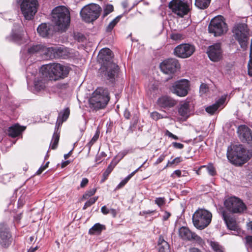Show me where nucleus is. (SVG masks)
I'll list each match as a JSON object with an SVG mask.
<instances>
[{
	"label": "nucleus",
	"mask_w": 252,
	"mask_h": 252,
	"mask_svg": "<svg viewBox=\"0 0 252 252\" xmlns=\"http://www.w3.org/2000/svg\"><path fill=\"white\" fill-rule=\"evenodd\" d=\"M71 68L65 64H44L40 69L41 80L34 81L35 88L43 89L46 81H57L66 78Z\"/></svg>",
	"instance_id": "1"
},
{
	"label": "nucleus",
	"mask_w": 252,
	"mask_h": 252,
	"mask_svg": "<svg viewBox=\"0 0 252 252\" xmlns=\"http://www.w3.org/2000/svg\"><path fill=\"white\" fill-rule=\"evenodd\" d=\"M52 15V21L58 31H65L70 22L69 10L64 6H59L53 9Z\"/></svg>",
	"instance_id": "2"
},
{
	"label": "nucleus",
	"mask_w": 252,
	"mask_h": 252,
	"mask_svg": "<svg viewBox=\"0 0 252 252\" xmlns=\"http://www.w3.org/2000/svg\"><path fill=\"white\" fill-rule=\"evenodd\" d=\"M110 100L109 93L106 88H97L89 99V107L97 111L106 107Z\"/></svg>",
	"instance_id": "3"
},
{
	"label": "nucleus",
	"mask_w": 252,
	"mask_h": 252,
	"mask_svg": "<svg viewBox=\"0 0 252 252\" xmlns=\"http://www.w3.org/2000/svg\"><path fill=\"white\" fill-rule=\"evenodd\" d=\"M227 157L231 163L236 165H242L250 158L242 145L228 147Z\"/></svg>",
	"instance_id": "4"
},
{
	"label": "nucleus",
	"mask_w": 252,
	"mask_h": 252,
	"mask_svg": "<svg viewBox=\"0 0 252 252\" xmlns=\"http://www.w3.org/2000/svg\"><path fill=\"white\" fill-rule=\"evenodd\" d=\"M212 215L209 211L199 209L192 216V222L194 226L198 229L202 230L207 227L211 223Z\"/></svg>",
	"instance_id": "5"
},
{
	"label": "nucleus",
	"mask_w": 252,
	"mask_h": 252,
	"mask_svg": "<svg viewBox=\"0 0 252 252\" xmlns=\"http://www.w3.org/2000/svg\"><path fill=\"white\" fill-rule=\"evenodd\" d=\"M119 69V67L117 64H101L97 74L109 82L113 83L115 82Z\"/></svg>",
	"instance_id": "6"
},
{
	"label": "nucleus",
	"mask_w": 252,
	"mask_h": 252,
	"mask_svg": "<svg viewBox=\"0 0 252 252\" xmlns=\"http://www.w3.org/2000/svg\"><path fill=\"white\" fill-rule=\"evenodd\" d=\"M46 51L48 52V55L47 57L48 60L54 58H74L79 54L78 52L74 51L64 46L49 47V49H46Z\"/></svg>",
	"instance_id": "7"
},
{
	"label": "nucleus",
	"mask_w": 252,
	"mask_h": 252,
	"mask_svg": "<svg viewBox=\"0 0 252 252\" xmlns=\"http://www.w3.org/2000/svg\"><path fill=\"white\" fill-rule=\"evenodd\" d=\"M233 36L238 41L241 48H246L249 40V30L247 25L244 23L235 24L232 30Z\"/></svg>",
	"instance_id": "8"
},
{
	"label": "nucleus",
	"mask_w": 252,
	"mask_h": 252,
	"mask_svg": "<svg viewBox=\"0 0 252 252\" xmlns=\"http://www.w3.org/2000/svg\"><path fill=\"white\" fill-rule=\"evenodd\" d=\"M191 6V0H172L168 4L169 9L181 17L188 13Z\"/></svg>",
	"instance_id": "9"
},
{
	"label": "nucleus",
	"mask_w": 252,
	"mask_h": 252,
	"mask_svg": "<svg viewBox=\"0 0 252 252\" xmlns=\"http://www.w3.org/2000/svg\"><path fill=\"white\" fill-rule=\"evenodd\" d=\"M101 10L99 5L90 3L84 6L80 11V15L84 21L90 23L98 18Z\"/></svg>",
	"instance_id": "10"
},
{
	"label": "nucleus",
	"mask_w": 252,
	"mask_h": 252,
	"mask_svg": "<svg viewBox=\"0 0 252 252\" xmlns=\"http://www.w3.org/2000/svg\"><path fill=\"white\" fill-rule=\"evenodd\" d=\"M22 13L27 20L33 18L37 12L38 3L37 0H19Z\"/></svg>",
	"instance_id": "11"
},
{
	"label": "nucleus",
	"mask_w": 252,
	"mask_h": 252,
	"mask_svg": "<svg viewBox=\"0 0 252 252\" xmlns=\"http://www.w3.org/2000/svg\"><path fill=\"white\" fill-rule=\"evenodd\" d=\"M210 33L214 36H220L227 31V26L222 16H218L212 19L208 27Z\"/></svg>",
	"instance_id": "12"
},
{
	"label": "nucleus",
	"mask_w": 252,
	"mask_h": 252,
	"mask_svg": "<svg viewBox=\"0 0 252 252\" xmlns=\"http://www.w3.org/2000/svg\"><path fill=\"white\" fill-rule=\"evenodd\" d=\"M224 204L226 209L233 213H241L246 209V206L242 200L236 197L228 198Z\"/></svg>",
	"instance_id": "13"
},
{
	"label": "nucleus",
	"mask_w": 252,
	"mask_h": 252,
	"mask_svg": "<svg viewBox=\"0 0 252 252\" xmlns=\"http://www.w3.org/2000/svg\"><path fill=\"white\" fill-rule=\"evenodd\" d=\"M189 88V81L183 79L175 82L172 87L171 91L177 95L184 97L188 94Z\"/></svg>",
	"instance_id": "14"
},
{
	"label": "nucleus",
	"mask_w": 252,
	"mask_h": 252,
	"mask_svg": "<svg viewBox=\"0 0 252 252\" xmlns=\"http://www.w3.org/2000/svg\"><path fill=\"white\" fill-rule=\"evenodd\" d=\"M13 242V238L8 225L0 223V245L3 248H8Z\"/></svg>",
	"instance_id": "15"
},
{
	"label": "nucleus",
	"mask_w": 252,
	"mask_h": 252,
	"mask_svg": "<svg viewBox=\"0 0 252 252\" xmlns=\"http://www.w3.org/2000/svg\"><path fill=\"white\" fill-rule=\"evenodd\" d=\"M195 50L194 45L190 44H181L176 46L174 50V54L178 57L185 59L190 57Z\"/></svg>",
	"instance_id": "16"
},
{
	"label": "nucleus",
	"mask_w": 252,
	"mask_h": 252,
	"mask_svg": "<svg viewBox=\"0 0 252 252\" xmlns=\"http://www.w3.org/2000/svg\"><path fill=\"white\" fill-rule=\"evenodd\" d=\"M239 137L243 143L252 147V131L246 125L239 126L237 129Z\"/></svg>",
	"instance_id": "17"
},
{
	"label": "nucleus",
	"mask_w": 252,
	"mask_h": 252,
	"mask_svg": "<svg viewBox=\"0 0 252 252\" xmlns=\"http://www.w3.org/2000/svg\"><path fill=\"white\" fill-rule=\"evenodd\" d=\"M179 235L181 238L184 240L196 241L201 243L202 241L200 237L195 233L192 232L188 227L182 226L179 230Z\"/></svg>",
	"instance_id": "18"
},
{
	"label": "nucleus",
	"mask_w": 252,
	"mask_h": 252,
	"mask_svg": "<svg viewBox=\"0 0 252 252\" xmlns=\"http://www.w3.org/2000/svg\"><path fill=\"white\" fill-rule=\"evenodd\" d=\"M46 49H49V47H46L41 44L33 45L31 46L28 49V55L33 54H39L42 56L41 58L43 60H48L47 55L48 52Z\"/></svg>",
	"instance_id": "19"
},
{
	"label": "nucleus",
	"mask_w": 252,
	"mask_h": 252,
	"mask_svg": "<svg viewBox=\"0 0 252 252\" xmlns=\"http://www.w3.org/2000/svg\"><path fill=\"white\" fill-rule=\"evenodd\" d=\"M207 53L209 58L212 62H219L221 57L220 44L216 43L209 46Z\"/></svg>",
	"instance_id": "20"
},
{
	"label": "nucleus",
	"mask_w": 252,
	"mask_h": 252,
	"mask_svg": "<svg viewBox=\"0 0 252 252\" xmlns=\"http://www.w3.org/2000/svg\"><path fill=\"white\" fill-rule=\"evenodd\" d=\"M191 111V104L189 101L181 102L178 106V112L184 120H186L190 116Z\"/></svg>",
	"instance_id": "21"
},
{
	"label": "nucleus",
	"mask_w": 252,
	"mask_h": 252,
	"mask_svg": "<svg viewBox=\"0 0 252 252\" xmlns=\"http://www.w3.org/2000/svg\"><path fill=\"white\" fill-rule=\"evenodd\" d=\"M177 101L173 98L168 95H163L158 98V105L163 108H170L177 104Z\"/></svg>",
	"instance_id": "22"
},
{
	"label": "nucleus",
	"mask_w": 252,
	"mask_h": 252,
	"mask_svg": "<svg viewBox=\"0 0 252 252\" xmlns=\"http://www.w3.org/2000/svg\"><path fill=\"white\" fill-rule=\"evenodd\" d=\"M113 55L108 48L101 49L97 56L98 63H112Z\"/></svg>",
	"instance_id": "23"
},
{
	"label": "nucleus",
	"mask_w": 252,
	"mask_h": 252,
	"mask_svg": "<svg viewBox=\"0 0 252 252\" xmlns=\"http://www.w3.org/2000/svg\"><path fill=\"white\" fill-rule=\"evenodd\" d=\"M221 215L222 218L228 229L230 230L236 231L238 233H239V231H240V230L238 229V226L234 219L230 217L225 211H223L221 213Z\"/></svg>",
	"instance_id": "24"
},
{
	"label": "nucleus",
	"mask_w": 252,
	"mask_h": 252,
	"mask_svg": "<svg viewBox=\"0 0 252 252\" xmlns=\"http://www.w3.org/2000/svg\"><path fill=\"white\" fill-rule=\"evenodd\" d=\"M226 98V95H222L215 103L207 106L205 108V111L211 115H214L218 109L224 104Z\"/></svg>",
	"instance_id": "25"
},
{
	"label": "nucleus",
	"mask_w": 252,
	"mask_h": 252,
	"mask_svg": "<svg viewBox=\"0 0 252 252\" xmlns=\"http://www.w3.org/2000/svg\"><path fill=\"white\" fill-rule=\"evenodd\" d=\"M180 64H159L161 71L166 74L174 73L180 68Z\"/></svg>",
	"instance_id": "26"
},
{
	"label": "nucleus",
	"mask_w": 252,
	"mask_h": 252,
	"mask_svg": "<svg viewBox=\"0 0 252 252\" xmlns=\"http://www.w3.org/2000/svg\"><path fill=\"white\" fill-rule=\"evenodd\" d=\"M25 129V127L15 124L8 128V134L9 136L14 138L20 135Z\"/></svg>",
	"instance_id": "27"
},
{
	"label": "nucleus",
	"mask_w": 252,
	"mask_h": 252,
	"mask_svg": "<svg viewBox=\"0 0 252 252\" xmlns=\"http://www.w3.org/2000/svg\"><path fill=\"white\" fill-rule=\"evenodd\" d=\"M158 246L159 252H170L169 245L162 236L158 238Z\"/></svg>",
	"instance_id": "28"
},
{
	"label": "nucleus",
	"mask_w": 252,
	"mask_h": 252,
	"mask_svg": "<svg viewBox=\"0 0 252 252\" xmlns=\"http://www.w3.org/2000/svg\"><path fill=\"white\" fill-rule=\"evenodd\" d=\"M37 31L41 36L47 37L50 33V26L47 25L46 23H42L38 27Z\"/></svg>",
	"instance_id": "29"
},
{
	"label": "nucleus",
	"mask_w": 252,
	"mask_h": 252,
	"mask_svg": "<svg viewBox=\"0 0 252 252\" xmlns=\"http://www.w3.org/2000/svg\"><path fill=\"white\" fill-rule=\"evenodd\" d=\"M7 38L9 40L12 41L19 45L26 42L25 39L20 34L15 33L13 31H12L10 36L7 37Z\"/></svg>",
	"instance_id": "30"
},
{
	"label": "nucleus",
	"mask_w": 252,
	"mask_h": 252,
	"mask_svg": "<svg viewBox=\"0 0 252 252\" xmlns=\"http://www.w3.org/2000/svg\"><path fill=\"white\" fill-rule=\"evenodd\" d=\"M69 114L70 110L68 108H66L63 112H61L57 119V124L59 125H62L64 121L67 119Z\"/></svg>",
	"instance_id": "31"
},
{
	"label": "nucleus",
	"mask_w": 252,
	"mask_h": 252,
	"mask_svg": "<svg viewBox=\"0 0 252 252\" xmlns=\"http://www.w3.org/2000/svg\"><path fill=\"white\" fill-rule=\"evenodd\" d=\"M104 229H105V225L97 223L89 229V233L91 235L98 234Z\"/></svg>",
	"instance_id": "32"
},
{
	"label": "nucleus",
	"mask_w": 252,
	"mask_h": 252,
	"mask_svg": "<svg viewBox=\"0 0 252 252\" xmlns=\"http://www.w3.org/2000/svg\"><path fill=\"white\" fill-rule=\"evenodd\" d=\"M211 0H195V5L200 9H204L208 7Z\"/></svg>",
	"instance_id": "33"
},
{
	"label": "nucleus",
	"mask_w": 252,
	"mask_h": 252,
	"mask_svg": "<svg viewBox=\"0 0 252 252\" xmlns=\"http://www.w3.org/2000/svg\"><path fill=\"white\" fill-rule=\"evenodd\" d=\"M122 16L119 15L116 17L114 19H113L106 27V31L107 32H111L114 27L116 26V25L120 21Z\"/></svg>",
	"instance_id": "34"
},
{
	"label": "nucleus",
	"mask_w": 252,
	"mask_h": 252,
	"mask_svg": "<svg viewBox=\"0 0 252 252\" xmlns=\"http://www.w3.org/2000/svg\"><path fill=\"white\" fill-rule=\"evenodd\" d=\"M60 138L59 134L57 133H54L53 135L52 140L51 142L50 147L51 149L54 150L56 149L57 147Z\"/></svg>",
	"instance_id": "35"
},
{
	"label": "nucleus",
	"mask_w": 252,
	"mask_h": 252,
	"mask_svg": "<svg viewBox=\"0 0 252 252\" xmlns=\"http://www.w3.org/2000/svg\"><path fill=\"white\" fill-rule=\"evenodd\" d=\"M99 136V131L97 130L95 132V133L91 140V141L86 145V147L88 148L89 152L91 150V148L92 146L94 145V144L98 140Z\"/></svg>",
	"instance_id": "36"
},
{
	"label": "nucleus",
	"mask_w": 252,
	"mask_h": 252,
	"mask_svg": "<svg viewBox=\"0 0 252 252\" xmlns=\"http://www.w3.org/2000/svg\"><path fill=\"white\" fill-rule=\"evenodd\" d=\"M210 246L215 252H224L223 248L217 242H211Z\"/></svg>",
	"instance_id": "37"
},
{
	"label": "nucleus",
	"mask_w": 252,
	"mask_h": 252,
	"mask_svg": "<svg viewBox=\"0 0 252 252\" xmlns=\"http://www.w3.org/2000/svg\"><path fill=\"white\" fill-rule=\"evenodd\" d=\"M98 196H95L94 197L91 198L89 200H88L84 204L83 209L85 210L89 207L91 206L92 205L94 204L96 200L98 199Z\"/></svg>",
	"instance_id": "38"
},
{
	"label": "nucleus",
	"mask_w": 252,
	"mask_h": 252,
	"mask_svg": "<svg viewBox=\"0 0 252 252\" xmlns=\"http://www.w3.org/2000/svg\"><path fill=\"white\" fill-rule=\"evenodd\" d=\"M138 122V118L137 116H134L132 122H131L128 130L133 132Z\"/></svg>",
	"instance_id": "39"
},
{
	"label": "nucleus",
	"mask_w": 252,
	"mask_h": 252,
	"mask_svg": "<svg viewBox=\"0 0 252 252\" xmlns=\"http://www.w3.org/2000/svg\"><path fill=\"white\" fill-rule=\"evenodd\" d=\"M96 189L93 188L87 190L83 195L82 198L84 199H87L90 197L93 196L96 192Z\"/></svg>",
	"instance_id": "40"
},
{
	"label": "nucleus",
	"mask_w": 252,
	"mask_h": 252,
	"mask_svg": "<svg viewBox=\"0 0 252 252\" xmlns=\"http://www.w3.org/2000/svg\"><path fill=\"white\" fill-rule=\"evenodd\" d=\"M245 244L248 249H252V236L248 235L245 237Z\"/></svg>",
	"instance_id": "41"
},
{
	"label": "nucleus",
	"mask_w": 252,
	"mask_h": 252,
	"mask_svg": "<svg viewBox=\"0 0 252 252\" xmlns=\"http://www.w3.org/2000/svg\"><path fill=\"white\" fill-rule=\"evenodd\" d=\"M146 160L137 169L133 171L131 173L129 174L126 177L123 181L125 182L126 184L127 182L129 181V180L144 165V164L146 163Z\"/></svg>",
	"instance_id": "42"
},
{
	"label": "nucleus",
	"mask_w": 252,
	"mask_h": 252,
	"mask_svg": "<svg viewBox=\"0 0 252 252\" xmlns=\"http://www.w3.org/2000/svg\"><path fill=\"white\" fill-rule=\"evenodd\" d=\"M146 160L137 169L133 171L131 173L129 174L126 177L123 181L125 182L126 184L127 182L129 181V180L144 165V164L146 163Z\"/></svg>",
	"instance_id": "43"
},
{
	"label": "nucleus",
	"mask_w": 252,
	"mask_h": 252,
	"mask_svg": "<svg viewBox=\"0 0 252 252\" xmlns=\"http://www.w3.org/2000/svg\"><path fill=\"white\" fill-rule=\"evenodd\" d=\"M146 160L137 169L133 171L131 173L129 174L126 177L123 181L125 182L126 184L127 182L129 181V180L144 165V164L146 163Z\"/></svg>",
	"instance_id": "44"
},
{
	"label": "nucleus",
	"mask_w": 252,
	"mask_h": 252,
	"mask_svg": "<svg viewBox=\"0 0 252 252\" xmlns=\"http://www.w3.org/2000/svg\"><path fill=\"white\" fill-rule=\"evenodd\" d=\"M146 160L137 169L133 171L131 173L129 174L126 177L123 181L125 182L126 184L127 182L129 181V180L144 165V164L146 163Z\"/></svg>",
	"instance_id": "45"
},
{
	"label": "nucleus",
	"mask_w": 252,
	"mask_h": 252,
	"mask_svg": "<svg viewBox=\"0 0 252 252\" xmlns=\"http://www.w3.org/2000/svg\"><path fill=\"white\" fill-rule=\"evenodd\" d=\"M146 160L137 169L133 171L131 173L129 174L126 177L123 181L125 182L126 184L127 182L129 181V180L144 165V164L146 163Z\"/></svg>",
	"instance_id": "46"
},
{
	"label": "nucleus",
	"mask_w": 252,
	"mask_h": 252,
	"mask_svg": "<svg viewBox=\"0 0 252 252\" xmlns=\"http://www.w3.org/2000/svg\"><path fill=\"white\" fill-rule=\"evenodd\" d=\"M113 11V6L111 4H107L104 8L103 17L106 16L108 14Z\"/></svg>",
	"instance_id": "47"
},
{
	"label": "nucleus",
	"mask_w": 252,
	"mask_h": 252,
	"mask_svg": "<svg viewBox=\"0 0 252 252\" xmlns=\"http://www.w3.org/2000/svg\"><path fill=\"white\" fill-rule=\"evenodd\" d=\"M202 167H206L207 172H208L209 174L211 176H214L216 174L215 168L212 164L209 165L208 166H202L201 167V168Z\"/></svg>",
	"instance_id": "48"
},
{
	"label": "nucleus",
	"mask_w": 252,
	"mask_h": 252,
	"mask_svg": "<svg viewBox=\"0 0 252 252\" xmlns=\"http://www.w3.org/2000/svg\"><path fill=\"white\" fill-rule=\"evenodd\" d=\"M155 202L159 207H161L165 204V199L164 197H158L156 198Z\"/></svg>",
	"instance_id": "49"
},
{
	"label": "nucleus",
	"mask_w": 252,
	"mask_h": 252,
	"mask_svg": "<svg viewBox=\"0 0 252 252\" xmlns=\"http://www.w3.org/2000/svg\"><path fill=\"white\" fill-rule=\"evenodd\" d=\"M170 37L174 40H180L183 38V36L179 33H173L171 34Z\"/></svg>",
	"instance_id": "50"
},
{
	"label": "nucleus",
	"mask_w": 252,
	"mask_h": 252,
	"mask_svg": "<svg viewBox=\"0 0 252 252\" xmlns=\"http://www.w3.org/2000/svg\"><path fill=\"white\" fill-rule=\"evenodd\" d=\"M151 118L154 120H158V119H160L161 118H162V117H161V114H160L159 113L157 112H153L151 114Z\"/></svg>",
	"instance_id": "51"
},
{
	"label": "nucleus",
	"mask_w": 252,
	"mask_h": 252,
	"mask_svg": "<svg viewBox=\"0 0 252 252\" xmlns=\"http://www.w3.org/2000/svg\"><path fill=\"white\" fill-rule=\"evenodd\" d=\"M208 90L207 85L205 83H201L200 86V92L202 94L206 93Z\"/></svg>",
	"instance_id": "52"
},
{
	"label": "nucleus",
	"mask_w": 252,
	"mask_h": 252,
	"mask_svg": "<svg viewBox=\"0 0 252 252\" xmlns=\"http://www.w3.org/2000/svg\"><path fill=\"white\" fill-rule=\"evenodd\" d=\"M49 163V162L48 161L44 166H41L37 171L36 174L37 175H40V174H41L42 172L48 167Z\"/></svg>",
	"instance_id": "53"
},
{
	"label": "nucleus",
	"mask_w": 252,
	"mask_h": 252,
	"mask_svg": "<svg viewBox=\"0 0 252 252\" xmlns=\"http://www.w3.org/2000/svg\"><path fill=\"white\" fill-rule=\"evenodd\" d=\"M111 172L109 170V169L108 170L107 169H106V170L103 173L102 179L101 180V183L104 182L107 179L108 177L109 176Z\"/></svg>",
	"instance_id": "54"
},
{
	"label": "nucleus",
	"mask_w": 252,
	"mask_h": 252,
	"mask_svg": "<svg viewBox=\"0 0 252 252\" xmlns=\"http://www.w3.org/2000/svg\"><path fill=\"white\" fill-rule=\"evenodd\" d=\"M172 145L174 148L177 149H182L184 147V145L183 144L176 142H172Z\"/></svg>",
	"instance_id": "55"
},
{
	"label": "nucleus",
	"mask_w": 252,
	"mask_h": 252,
	"mask_svg": "<svg viewBox=\"0 0 252 252\" xmlns=\"http://www.w3.org/2000/svg\"><path fill=\"white\" fill-rule=\"evenodd\" d=\"M117 161H114V160H113L110 163V164L108 165V166L107 167V169L108 170L109 169V170L112 172V170H113V169L114 168V167L116 166V165H117Z\"/></svg>",
	"instance_id": "56"
},
{
	"label": "nucleus",
	"mask_w": 252,
	"mask_h": 252,
	"mask_svg": "<svg viewBox=\"0 0 252 252\" xmlns=\"http://www.w3.org/2000/svg\"><path fill=\"white\" fill-rule=\"evenodd\" d=\"M181 161H182V158L180 157H177L171 161V165H173L174 164H178Z\"/></svg>",
	"instance_id": "57"
},
{
	"label": "nucleus",
	"mask_w": 252,
	"mask_h": 252,
	"mask_svg": "<svg viewBox=\"0 0 252 252\" xmlns=\"http://www.w3.org/2000/svg\"><path fill=\"white\" fill-rule=\"evenodd\" d=\"M88 182H89V180L87 178H83L82 180V181L81 182V183H80V187L82 188H84L85 187H86L87 185V184H88Z\"/></svg>",
	"instance_id": "58"
},
{
	"label": "nucleus",
	"mask_w": 252,
	"mask_h": 252,
	"mask_svg": "<svg viewBox=\"0 0 252 252\" xmlns=\"http://www.w3.org/2000/svg\"><path fill=\"white\" fill-rule=\"evenodd\" d=\"M158 87H157L155 86L152 85L149 89L148 91L150 92L151 94H152L154 95L155 94V93H156V91H158ZM148 93H149V92H148Z\"/></svg>",
	"instance_id": "59"
},
{
	"label": "nucleus",
	"mask_w": 252,
	"mask_h": 252,
	"mask_svg": "<svg viewBox=\"0 0 252 252\" xmlns=\"http://www.w3.org/2000/svg\"><path fill=\"white\" fill-rule=\"evenodd\" d=\"M68 87V84L65 83H59L57 85V88L60 89H65Z\"/></svg>",
	"instance_id": "60"
},
{
	"label": "nucleus",
	"mask_w": 252,
	"mask_h": 252,
	"mask_svg": "<svg viewBox=\"0 0 252 252\" xmlns=\"http://www.w3.org/2000/svg\"><path fill=\"white\" fill-rule=\"evenodd\" d=\"M182 172L180 170H176L174 171V172L172 174L171 177L173 178H175V175H176L178 177H180L181 176Z\"/></svg>",
	"instance_id": "61"
},
{
	"label": "nucleus",
	"mask_w": 252,
	"mask_h": 252,
	"mask_svg": "<svg viewBox=\"0 0 252 252\" xmlns=\"http://www.w3.org/2000/svg\"><path fill=\"white\" fill-rule=\"evenodd\" d=\"M165 155L164 154L161 155L157 159V161L155 162V164H158L161 163L165 158Z\"/></svg>",
	"instance_id": "62"
},
{
	"label": "nucleus",
	"mask_w": 252,
	"mask_h": 252,
	"mask_svg": "<svg viewBox=\"0 0 252 252\" xmlns=\"http://www.w3.org/2000/svg\"><path fill=\"white\" fill-rule=\"evenodd\" d=\"M109 211L106 206H103L101 208V211L104 215H107L109 213Z\"/></svg>",
	"instance_id": "63"
},
{
	"label": "nucleus",
	"mask_w": 252,
	"mask_h": 252,
	"mask_svg": "<svg viewBox=\"0 0 252 252\" xmlns=\"http://www.w3.org/2000/svg\"><path fill=\"white\" fill-rule=\"evenodd\" d=\"M248 75L252 77V64H248Z\"/></svg>",
	"instance_id": "64"
}]
</instances>
